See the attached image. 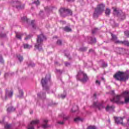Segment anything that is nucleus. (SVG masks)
<instances>
[{
  "label": "nucleus",
  "mask_w": 129,
  "mask_h": 129,
  "mask_svg": "<svg viewBox=\"0 0 129 129\" xmlns=\"http://www.w3.org/2000/svg\"><path fill=\"white\" fill-rule=\"evenodd\" d=\"M120 97H124V102L120 101ZM111 102H114L117 104H123V103H129V92L125 91L121 94L120 95H117L110 99Z\"/></svg>",
  "instance_id": "nucleus-1"
},
{
  "label": "nucleus",
  "mask_w": 129,
  "mask_h": 129,
  "mask_svg": "<svg viewBox=\"0 0 129 129\" xmlns=\"http://www.w3.org/2000/svg\"><path fill=\"white\" fill-rule=\"evenodd\" d=\"M128 73L123 72H118L114 76V78L118 81H126L128 79Z\"/></svg>",
  "instance_id": "nucleus-2"
},
{
  "label": "nucleus",
  "mask_w": 129,
  "mask_h": 129,
  "mask_svg": "<svg viewBox=\"0 0 129 129\" xmlns=\"http://www.w3.org/2000/svg\"><path fill=\"white\" fill-rule=\"evenodd\" d=\"M50 79L51 75H47L45 78H43L41 80V83L44 90H46V91H47L48 93H50V92H49L50 88L48 86V83L50 82Z\"/></svg>",
  "instance_id": "nucleus-3"
},
{
  "label": "nucleus",
  "mask_w": 129,
  "mask_h": 129,
  "mask_svg": "<svg viewBox=\"0 0 129 129\" xmlns=\"http://www.w3.org/2000/svg\"><path fill=\"white\" fill-rule=\"evenodd\" d=\"M46 40V37L43 34H40L37 36V42L35 45V48L39 51H41L43 42Z\"/></svg>",
  "instance_id": "nucleus-4"
},
{
  "label": "nucleus",
  "mask_w": 129,
  "mask_h": 129,
  "mask_svg": "<svg viewBox=\"0 0 129 129\" xmlns=\"http://www.w3.org/2000/svg\"><path fill=\"white\" fill-rule=\"evenodd\" d=\"M104 8H105L104 4H99L97 8L95 9V12L93 14L94 18H98L99 15L102 14V12H104Z\"/></svg>",
  "instance_id": "nucleus-5"
},
{
  "label": "nucleus",
  "mask_w": 129,
  "mask_h": 129,
  "mask_svg": "<svg viewBox=\"0 0 129 129\" xmlns=\"http://www.w3.org/2000/svg\"><path fill=\"white\" fill-rule=\"evenodd\" d=\"M77 79L82 82H86L88 80V77L84 72L80 71L77 76Z\"/></svg>",
  "instance_id": "nucleus-6"
},
{
  "label": "nucleus",
  "mask_w": 129,
  "mask_h": 129,
  "mask_svg": "<svg viewBox=\"0 0 129 129\" xmlns=\"http://www.w3.org/2000/svg\"><path fill=\"white\" fill-rule=\"evenodd\" d=\"M113 12L114 13V15H116V16H117L118 18L121 21H123V20L125 19V14L121 10L118 11L116 9V8H114Z\"/></svg>",
  "instance_id": "nucleus-7"
},
{
  "label": "nucleus",
  "mask_w": 129,
  "mask_h": 129,
  "mask_svg": "<svg viewBox=\"0 0 129 129\" xmlns=\"http://www.w3.org/2000/svg\"><path fill=\"white\" fill-rule=\"evenodd\" d=\"M59 13L61 17H66L67 15L72 16V11L69 9H66L65 8H61L59 10Z\"/></svg>",
  "instance_id": "nucleus-8"
},
{
  "label": "nucleus",
  "mask_w": 129,
  "mask_h": 129,
  "mask_svg": "<svg viewBox=\"0 0 129 129\" xmlns=\"http://www.w3.org/2000/svg\"><path fill=\"white\" fill-rule=\"evenodd\" d=\"M93 106L95 108H97L99 110H101V109L105 108V106L104 105V104L102 102H100L98 101L94 102Z\"/></svg>",
  "instance_id": "nucleus-9"
},
{
  "label": "nucleus",
  "mask_w": 129,
  "mask_h": 129,
  "mask_svg": "<svg viewBox=\"0 0 129 129\" xmlns=\"http://www.w3.org/2000/svg\"><path fill=\"white\" fill-rule=\"evenodd\" d=\"M14 94V92L13 90H9L6 89V94H5V99H8L9 98H11L13 97Z\"/></svg>",
  "instance_id": "nucleus-10"
},
{
  "label": "nucleus",
  "mask_w": 129,
  "mask_h": 129,
  "mask_svg": "<svg viewBox=\"0 0 129 129\" xmlns=\"http://www.w3.org/2000/svg\"><path fill=\"white\" fill-rule=\"evenodd\" d=\"M14 5L17 10H23L25 8V5H21V2L19 1H16L14 2Z\"/></svg>",
  "instance_id": "nucleus-11"
},
{
  "label": "nucleus",
  "mask_w": 129,
  "mask_h": 129,
  "mask_svg": "<svg viewBox=\"0 0 129 129\" xmlns=\"http://www.w3.org/2000/svg\"><path fill=\"white\" fill-rule=\"evenodd\" d=\"M40 122V120H33L31 122V123L28 125V129H35V127L34 125L35 124H38Z\"/></svg>",
  "instance_id": "nucleus-12"
},
{
  "label": "nucleus",
  "mask_w": 129,
  "mask_h": 129,
  "mask_svg": "<svg viewBox=\"0 0 129 129\" xmlns=\"http://www.w3.org/2000/svg\"><path fill=\"white\" fill-rule=\"evenodd\" d=\"M123 120V118L120 117H117L115 118V122L117 123V124H122L123 125V123L122 121Z\"/></svg>",
  "instance_id": "nucleus-13"
},
{
  "label": "nucleus",
  "mask_w": 129,
  "mask_h": 129,
  "mask_svg": "<svg viewBox=\"0 0 129 129\" xmlns=\"http://www.w3.org/2000/svg\"><path fill=\"white\" fill-rule=\"evenodd\" d=\"M111 35L112 37V38H111L112 41L114 42L115 44H119V42H117V41L119 40L117 39V37L116 36V35L114 34H112V33H111Z\"/></svg>",
  "instance_id": "nucleus-14"
},
{
  "label": "nucleus",
  "mask_w": 129,
  "mask_h": 129,
  "mask_svg": "<svg viewBox=\"0 0 129 129\" xmlns=\"http://www.w3.org/2000/svg\"><path fill=\"white\" fill-rule=\"evenodd\" d=\"M113 109H114V106L113 105L109 106L108 105L105 108L106 111H113Z\"/></svg>",
  "instance_id": "nucleus-15"
},
{
  "label": "nucleus",
  "mask_w": 129,
  "mask_h": 129,
  "mask_svg": "<svg viewBox=\"0 0 129 129\" xmlns=\"http://www.w3.org/2000/svg\"><path fill=\"white\" fill-rule=\"evenodd\" d=\"M48 120L47 119L43 120V123L42 124V126L43 128H47V127H48V126H49L48 125Z\"/></svg>",
  "instance_id": "nucleus-16"
},
{
  "label": "nucleus",
  "mask_w": 129,
  "mask_h": 129,
  "mask_svg": "<svg viewBox=\"0 0 129 129\" xmlns=\"http://www.w3.org/2000/svg\"><path fill=\"white\" fill-rule=\"evenodd\" d=\"M117 43H119V44H121L122 45H124L125 46H127V47H129V42L127 40L125 41H118Z\"/></svg>",
  "instance_id": "nucleus-17"
},
{
  "label": "nucleus",
  "mask_w": 129,
  "mask_h": 129,
  "mask_svg": "<svg viewBox=\"0 0 129 129\" xmlns=\"http://www.w3.org/2000/svg\"><path fill=\"white\" fill-rule=\"evenodd\" d=\"M88 41L90 44H94V43H96V38L92 37H89L88 38Z\"/></svg>",
  "instance_id": "nucleus-18"
},
{
  "label": "nucleus",
  "mask_w": 129,
  "mask_h": 129,
  "mask_svg": "<svg viewBox=\"0 0 129 129\" xmlns=\"http://www.w3.org/2000/svg\"><path fill=\"white\" fill-rule=\"evenodd\" d=\"M53 7H45V10L46 13H50V12H52V10L54 9Z\"/></svg>",
  "instance_id": "nucleus-19"
},
{
  "label": "nucleus",
  "mask_w": 129,
  "mask_h": 129,
  "mask_svg": "<svg viewBox=\"0 0 129 129\" xmlns=\"http://www.w3.org/2000/svg\"><path fill=\"white\" fill-rule=\"evenodd\" d=\"M38 97L40 98H46V93H40L38 94Z\"/></svg>",
  "instance_id": "nucleus-20"
},
{
  "label": "nucleus",
  "mask_w": 129,
  "mask_h": 129,
  "mask_svg": "<svg viewBox=\"0 0 129 129\" xmlns=\"http://www.w3.org/2000/svg\"><path fill=\"white\" fill-rule=\"evenodd\" d=\"M15 110H16V108L12 106L7 108V112L8 113H10V112H13V111H15Z\"/></svg>",
  "instance_id": "nucleus-21"
},
{
  "label": "nucleus",
  "mask_w": 129,
  "mask_h": 129,
  "mask_svg": "<svg viewBox=\"0 0 129 129\" xmlns=\"http://www.w3.org/2000/svg\"><path fill=\"white\" fill-rule=\"evenodd\" d=\"M63 30L65 32H72V29L69 26H66Z\"/></svg>",
  "instance_id": "nucleus-22"
},
{
  "label": "nucleus",
  "mask_w": 129,
  "mask_h": 129,
  "mask_svg": "<svg viewBox=\"0 0 129 129\" xmlns=\"http://www.w3.org/2000/svg\"><path fill=\"white\" fill-rule=\"evenodd\" d=\"M23 36V34L21 33H16V38L19 39V40H22V36Z\"/></svg>",
  "instance_id": "nucleus-23"
},
{
  "label": "nucleus",
  "mask_w": 129,
  "mask_h": 129,
  "mask_svg": "<svg viewBox=\"0 0 129 129\" xmlns=\"http://www.w3.org/2000/svg\"><path fill=\"white\" fill-rule=\"evenodd\" d=\"M24 96V92H23L22 90H19V95L18 96V97L21 98Z\"/></svg>",
  "instance_id": "nucleus-24"
},
{
  "label": "nucleus",
  "mask_w": 129,
  "mask_h": 129,
  "mask_svg": "<svg viewBox=\"0 0 129 129\" xmlns=\"http://www.w3.org/2000/svg\"><path fill=\"white\" fill-rule=\"evenodd\" d=\"M74 120L75 122H79V121H82V120H83V119L80 117H76L74 119Z\"/></svg>",
  "instance_id": "nucleus-25"
},
{
  "label": "nucleus",
  "mask_w": 129,
  "mask_h": 129,
  "mask_svg": "<svg viewBox=\"0 0 129 129\" xmlns=\"http://www.w3.org/2000/svg\"><path fill=\"white\" fill-rule=\"evenodd\" d=\"M105 15L107 16H109L110 15V9L108 8H106L105 10Z\"/></svg>",
  "instance_id": "nucleus-26"
},
{
  "label": "nucleus",
  "mask_w": 129,
  "mask_h": 129,
  "mask_svg": "<svg viewBox=\"0 0 129 129\" xmlns=\"http://www.w3.org/2000/svg\"><path fill=\"white\" fill-rule=\"evenodd\" d=\"M18 59L20 62H23V60H24V57L21 55H17Z\"/></svg>",
  "instance_id": "nucleus-27"
},
{
  "label": "nucleus",
  "mask_w": 129,
  "mask_h": 129,
  "mask_svg": "<svg viewBox=\"0 0 129 129\" xmlns=\"http://www.w3.org/2000/svg\"><path fill=\"white\" fill-rule=\"evenodd\" d=\"M31 25L33 29H36V24H35V20H32Z\"/></svg>",
  "instance_id": "nucleus-28"
},
{
  "label": "nucleus",
  "mask_w": 129,
  "mask_h": 129,
  "mask_svg": "<svg viewBox=\"0 0 129 129\" xmlns=\"http://www.w3.org/2000/svg\"><path fill=\"white\" fill-rule=\"evenodd\" d=\"M24 49H31L32 48V45H29V44H24Z\"/></svg>",
  "instance_id": "nucleus-29"
},
{
  "label": "nucleus",
  "mask_w": 129,
  "mask_h": 129,
  "mask_svg": "<svg viewBox=\"0 0 129 129\" xmlns=\"http://www.w3.org/2000/svg\"><path fill=\"white\" fill-rule=\"evenodd\" d=\"M21 19L22 21H24V22H27V23L29 22V19H28L26 16L22 17Z\"/></svg>",
  "instance_id": "nucleus-30"
},
{
  "label": "nucleus",
  "mask_w": 129,
  "mask_h": 129,
  "mask_svg": "<svg viewBox=\"0 0 129 129\" xmlns=\"http://www.w3.org/2000/svg\"><path fill=\"white\" fill-rule=\"evenodd\" d=\"M11 126H12L11 124H7L6 125H5V127L6 129H10V128H11Z\"/></svg>",
  "instance_id": "nucleus-31"
},
{
  "label": "nucleus",
  "mask_w": 129,
  "mask_h": 129,
  "mask_svg": "<svg viewBox=\"0 0 129 129\" xmlns=\"http://www.w3.org/2000/svg\"><path fill=\"white\" fill-rule=\"evenodd\" d=\"M102 61V67H103V68H105V67H107V63L105 62H104V61L103 60Z\"/></svg>",
  "instance_id": "nucleus-32"
},
{
  "label": "nucleus",
  "mask_w": 129,
  "mask_h": 129,
  "mask_svg": "<svg viewBox=\"0 0 129 129\" xmlns=\"http://www.w3.org/2000/svg\"><path fill=\"white\" fill-rule=\"evenodd\" d=\"M57 45H58V46H61L62 45V40L58 39L56 42Z\"/></svg>",
  "instance_id": "nucleus-33"
},
{
  "label": "nucleus",
  "mask_w": 129,
  "mask_h": 129,
  "mask_svg": "<svg viewBox=\"0 0 129 129\" xmlns=\"http://www.w3.org/2000/svg\"><path fill=\"white\" fill-rule=\"evenodd\" d=\"M65 56L67 57L69 59V60L71 59V57H70V54L69 53L65 52L64 53Z\"/></svg>",
  "instance_id": "nucleus-34"
},
{
  "label": "nucleus",
  "mask_w": 129,
  "mask_h": 129,
  "mask_svg": "<svg viewBox=\"0 0 129 129\" xmlns=\"http://www.w3.org/2000/svg\"><path fill=\"white\" fill-rule=\"evenodd\" d=\"M97 31H98V29L94 28L92 30V34H95Z\"/></svg>",
  "instance_id": "nucleus-35"
},
{
  "label": "nucleus",
  "mask_w": 129,
  "mask_h": 129,
  "mask_svg": "<svg viewBox=\"0 0 129 129\" xmlns=\"http://www.w3.org/2000/svg\"><path fill=\"white\" fill-rule=\"evenodd\" d=\"M32 4H35L36 6H39L40 5V2H39V0H37V1L33 2Z\"/></svg>",
  "instance_id": "nucleus-36"
},
{
  "label": "nucleus",
  "mask_w": 129,
  "mask_h": 129,
  "mask_svg": "<svg viewBox=\"0 0 129 129\" xmlns=\"http://www.w3.org/2000/svg\"><path fill=\"white\" fill-rule=\"evenodd\" d=\"M80 51H83V52H84V51H86L87 50V47H81L80 48Z\"/></svg>",
  "instance_id": "nucleus-37"
},
{
  "label": "nucleus",
  "mask_w": 129,
  "mask_h": 129,
  "mask_svg": "<svg viewBox=\"0 0 129 129\" xmlns=\"http://www.w3.org/2000/svg\"><path fill=\"white\" fill-rule=\"evenodd\" d=\"M87 129H96V127L95 126H89Z\"/></svg>",
  "instance_id": "nucleus-38"
},
{
  "label": "nucleus",
  "mask_w": 129,
  "mask_h": 129,
  "mask_svg": "<svg viewBox=\"0 0 129 129\" xmlns=\"http://www.w3.org/2000/svg\"><path fill=\"white\" fill-rule=\"evenodd\" d=\"M35 65L36 64L34 63V62H31L29 63V66H30L31 67H35Z\"/></svg>",
  "instance_id": "nucleus-39"
},
{
  "label": "nucleus",
  "mask_w": 129,
  "mask_h": 129,
  "mask_svg": "<svg viewBox=\"0 0 129 129\" xmlns=\"http://www.w3.org/2000/svg\"><path fill=\"white\" fill-rule=\"evenodd\" d=\"M32 35H29L28 36H27L25 38V40H29V39L31 38V37H32Z\"/></svg>",
  "instance_id": "nucleus-40"
},
{
  "label": "nucleus",
  "mask_w": 129,
  "mask_h": 129,
  "mask_svg": "<svg viewBox=\"0 0 129 129\" xmlns=\"http://www.w3.org/2000/svg\"><path fill=\"white\" fill-rule=\"evenodd\" d=\"M124 34L126 37H128L129 38V31H126L124 32Z\"/></svg>",
  "instance_id": "nucleus-41"
},
{
  "label": "nucleus",
  "mask_w": 129,
  "mask_h": 129,
  "mask_svg": "<svg viewBox=\"0 0 129 129\" xmlns=\"http://www.w3.org/2000/svg\"><path fill=\"white\" fill-rule=\"evenodd\" d=\"M6 37L5 34L0 33V38H5Z\"/></svg>",
  "instance_id": "nucleus-42"
},
{
  "label": "nucleus",
  "mask_w": 129,
  "mask_h": 129,
  "mask_svg": "<svg viewBox=\"0 0 129 129\" xmlns=\"http://www.w3.org/2000/svg\"><path fill=\"white\" fill-rule=\"evenodd\" d=\"M0 63H4V59H3V56H0Z\"/></svg>",
  "instance_id": "nucleus-43"
},
{
  "label": "nucleus",
  "mask_w": 129,
  "mask_h": 129,
  "mask_svg": "<svg viewBox=\"0 0 129 129\" xmlns=\"http://www.w3.org/2000/svg\"><path fill=\"white\" fill-rule=\"evenodd\" d=\"M96 84H97V85H100V81L98 80L96 81Z\"/></svg>",
  "instance_id": "nucleus-44"
},
{
  "label": "nucleus",
  "mask_w": 129,
  "mask_h": 129,
  "mask_svg": "<svg viewBox=\"0 0 129 129\" xmlns=\"http://www.w3.org/2000/svg\"><path fill=\"white\" fill-rule=\"evenodd\" d=\"M64 64H65V66H70V62H66L65 63H64Z\"/></svg>",
  "instance_id": "nucleus-45"
},
{
  "label": "nucleus",
  "mask_w": 129,
  "mask_h": 129,
  "mask_svg": "<svg viewBox=\"0 0 129 129\" xmlns=\"http://www.w3.org/2000/svg\"><path fill=\"white\" fill-rule=\"evenodd\" d=\"M58 123H59V124H64V121H58Z\"/></svg>",
  "instance_id": "nucleus-46"
},
{
  "label": "nucleus",
  "mask_w": 129,
  "mask_h": 129,
  "mask_svg": "<svg viewBox=\"0 0 129 129\" xmlns=\"http://www.w3.org/2000/svg\"><path fill=\"white\" fill-rule=\"evenodd\" d=\"M11 76V74H9V73H6L5 74V77H8V76Z\"/></svg>",
  "instance_id": "nucleus-47"
},
{
  "label": "nucleus",
  "mask_w": 129,
  "mask_h": 129,
  "mask_svg": "<svg viewBox=\"0 0 129 129\" xmlns=\"http://www.w3.org/2000/svg\"><path fill=\"white\" fill-rule=\"evenodd\" d=\"M61 98H65L66 97V94H62L61 95Z\"/></svg>",
  "instance_id": "nucleus-48"
},
{
  "label": "nucleus",
  "mask_w": 129,
  "mask_h": 129,
  "mask_svg": "<svg viewBox=\"0 0 129 129\" xmlns=\"http://www.w3.org/2000/svg\"><path fill=\"white\" fill-rule=\"evenodd\" d=\"M56 72L60 73V74H62V71H61L60 70H56Z\"/></svg>",
  "instance_id": "nucleus-49"
},
{
  "label": "nucleus",
  "mask_w": 129,
  "mask_h": 129,
  "mask_svg": "<svg viewBox=\"0 0 129 129\" xmlns=\"http://www.w3.org/2000/svg\"><path fill=\"white\" fill-rule=\"evenodd\" d=\"M110 94H112V95H113V94H114V91H112L110 92Z\"/></svg>",
  "instance_id": "nucleus-50"
},
{
  "label": "nucleus",
  "mask_w": 129,
  "mask_h": 129,
  "mask_svg": "<svg viewBox=\"0 0 129 129\" xmlns=\"http://www.w3.org/2000/svg\"><path fill=\"white\" fill-rule=\"evenodd\" d=\"M71 112H75V110H74V108H73V109H72V110H71Z\"/></svg>",
  "instance_id": "nucleus-51"
},
{
  "label": "nucleus",
  "mask_w": 129,
  "mask_h": 129,
  "mask_svg": "<svg viewBox=\"0 0 129 129\" xmlns=\"http://www.w3.org/2000/svg\"><path fill=\"white\" fill-rule=\"evenodd\" d=\"M63 119H64V120H66L68 119V117H64Z\"/></svg>",
  "instance_id": "nucleus-52"
},
{
  "label": "nucleus",
  "mask_w": 129,
  "mask_h": 129,
  "mask_svg": "<svg viewBox=\"0 0 129 129\" xmlns=\"http://www.w3.org/2000/svg\"><path fill=\"white\" fill-rule=\"evenodd\" d=\"M89 52H93V49H90Z\"/></svg>",
  "instance_id": "nucleus-53"
},
{
  "label": "nucleus",
  "mask_w": 129,
  "mask_h": 129,
  "mask_svg": "<svg viewBox=\"0 0 129 129\" xmlns=\"http://www.w3.org/2000/svg\"><path fill=\"white\" fill-rule=\"evenodd\" d=\"M94 98H96V94H94Z\"/></svg>",
  "instance_id": "nucleus-54"
},
{
  "label": "nucleus",
  "mask_w": 129,
  "mask_h": 129,
  "mask_svg": "<svg viewBox=\"0 0 129 129\" xmlns=\"http://www.w3.org/2000/svg\"><path fill=\"white\" fill-rule=\"evenodd\" d=\"M68 2H74V0H67Z\"/></svg>",
  "instance_id": "nucleus-55"
},
{
  "label": "nucleus",
  "mask_w": 129,
  "mask_h": 129,
  "mask_svg": "<svg viewBox=\"0 0 129 129\" xmlns=\"http://www.w3.org/2000/svg\"><path fill=\"white\" fill-rule=\"evenodd\" d=\"M55 65H57V64H58V62L57 61H55Z\"/></svg>",
  "instance_id": "nucleus-56"
},
{
  "label": "nucleus",
  "mask_w": 129,
  "mask_h": 129,
  "mask_svg": "<svg viewBox=\"0 0 129 129\" xmlns=\"http://www.w3.org/2000/svg\"><path fill=\"white\" fill-rule=\"evenodd\" d=\"M3 122H4V121H0V123H3Z\"/></svg>",
  "instance_id": "nucleus-57"
},
{
  "label": "nucleus",
  "mask_w": 129,
  "mask_h": 129,
  "mask_svg": "<svg viewBox=\"0 0 129 129\" xmlns=\"http://www.w3.org/2000/svg\"><path fill=\"white\" fill-rule=\"evenodd\" d=\"M127 121L128 122H129V117H128V119H127Z\"/></svg>",
  "instance_id": "nucleus-58"
},
{
  "label": "nucleus",
  "mask_w": 129,
  "mask_h": 129,
  "mask_svg": "<svg viewBox=\"0 0 129 129\" xmlns=\"http://www.w3.org/2000/svg\"><path fill=\"white\" fill-rule=\"evenodd\" d=\"M53 38H57V36H54V37H53Z\"/></svg>",
  "instance_id": "nucleus-59"
},
{
  "label": "nucleus",
  "mask_w": 129,
  "mask_h": 129,
  "mask_svg": "<svg viewBox=\"0 0 129 129\" xmlns=\"http://www.w3.org/2000/svg\"><path fill=\"white\" fill-rule=\"evenodd\" d=\"M76 108L78 109V107L76 106Z\"/></svg>",
  "instance_id": "nucleus-60"
},
{
  "label": "nucleus",
  "mask_w": 129,
  "mask_h": 129,
  "mask_svg": "<svg viewBox=\"0 0 129 129\" xmlns=\"http://www.w3.org/2000/svg\"><path fill=\"white\" fill-rule=\"evenodd\" d=\"M41 13H43V11H41Z\"/></svg>",
  "instance_id": "nucleus-61"
},
{
  "label": "nucleus",
  "mask_w": 129,
  "mask_h": 129,
  "mask_svg": "<svg viewBox=\"0 0 129 129\" xmlns=\"http://www.w3.org/2000/svg\"><path fill=\"white\" fill-rule=\"evenodd\" d=\"M126 129H129V128H127Z\"/></svg>",
  "instance_id": "nucleus-62"
},
{
  "label": "nucleus",
  "mask_w": 129,
  "mask_h": 129,
  "mask_svg": "<svg viewBox=\"0 0 129 129\" xmlns=\"http://www.w3.org/2000/svg\"><path fill=\"white\" fill-rule=\"evenodd\" d=\"M51 104H54V103H52Z\"/></svg>",
  "instance_id": "nucleus-63"
},
{
  "label": "nucleus",
  "mask_w": 129,
  "mask_h": 129,
  "mask_svg": "<svg viewBox=\"0 0 129 129\" xmlns=\"http://www.w3.org/2000/svg\"><path fill=\"white\" fill-rule=\"evenodd\" d=\"M102 79H103V78H102Z\"/></svg>",
  "instance_id": "nucleus-64"
}]
</instances>
